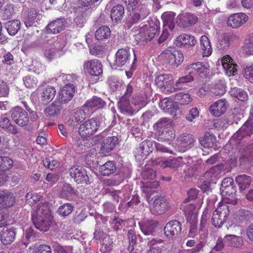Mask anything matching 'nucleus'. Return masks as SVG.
<instances>
[{
  "instance_id": "nucleus-1",
  "label": "nucleus",
  "mask_w": 253,
  "mask_h": 253,
  "mask_svg": "<svg viewBox=\"0 0 253 253\" xmlns=\"http://www.w3.org/2000/svg\"><path fill=\"white\" fill-rule=\"evenodd\" d=\"M52 218L48 203L40 204L34 211L32 216L35 227L43 232L48 230Z\"/></svg>"
},
{
  "instance_id": "nucleus-2",
  "label": "nucleus",
  "mask_w": 253,
  "mask_h": 253,
  "mask_svg": "<svg viewBox=\"0 0 253 253\" xmlns=\"http://www.w3.org/2000/svg\"><path fill=\"white\" fill-rule=\"evenodd\" d=\"M153 127L161 139L170 140L175 138V131L171 119L161 118L154 125Z\"/></svg>"
},
{
  "instance_id": "nucleus-3",
  "label": "nucleus",
  "mask_w": 253,
  "mask_h": 253,
  "mask_svg": "<svg viewBox=\"0 0 253 253\" xmlns=\"http://www.w3.org/2000/svg\"><path fill=\"white\" fill-rule=\"evenodd\" d=\"M99 0H78L77 6L74 8L76 15L75 22L78 24H82L86 17L91 11V7L93 3Z\"/></svg>"
},
{
  "instance_id": "nucleus-4",
  "label": "nucleus",
  "mask_w": 253,
  "mask_h": 253,
  "mask_svg": "<svg viewBox=\"0 0 253 253\" xmlns=\"http://www.w3.org/2000/svg\"><path fill=\"white\" fill-rule=\"evenodd\" d=\"M161 56L165 63L172 68L178 67L184 60L181 51L174 48L165 50L162 52Z\"/></svg>"
},
{
  "instance_id": "nucleus-5",
  "label": "nucleus",
  "mask_w": 253,
  "mask_h": 253,
  "mask_svg": "<svg viewBox=\"0 0 253 253\" xmlns=\"http://www.w3.org/2000/svg\"><path fill=\"white\" fill-rule=\"evenodd\" d=\"M229 208L226 204H222L213 212L211 221L213 226L216 228L221 226L229 215Z\"/></svg>"
},
{
  "instance_id": "nucleus-6",
  "label": "nucleus",
  "mask_w": 253,
  "mask_h": 253,
  "mask_svg": "<svg viewBox=\"0 0 253 253\" xmlns=\"http://www.w3.org/2000/svg\"><path fill=\"white\" fill-rule=\"evenodd\" d=\"M70 175L77 183L87 184L89 178L84 168L79 165H74L69 169Z\"/></svg>"
},
{
  "instance_id": "nucleus-7",
  "label": "nucleus",
  "mask_w": 253,
  "mask_h": 253,
  "mask_svg": "<svg viewBox=\"0 0 253 253\" xmlns=\"http://www.w3.org/2000/svg\"><path fill=\"white\" fill-rule=\"evenodd\" d=\"M156 84L162 89V91L166 93H171L175 91V88L172 86V77L169 74H162L158 76L155 80Z\"/></svg>"
},
{
  "instance_id": "nucleus-8",
  "label": "nucleus",
  "mask_w": 253,
  "mask_h": 253,
  "mask_svg": "<svg viewBox=\"0 0 253 253\" xmlns=\"http://www.w3.org/2000/svg\"><path fill=\"white\" fill-rule=\"evenodd\" d=\"M75 91V86L73 84H65L59 91L56 99L60 103L65 104L71 100Z\"/></svg>"
},
{
  "instance_id": "nucleus-9",
  "label": "nucleus",
  "mask_w": 253,
  "mask_h": 253,
  "mask_svg": "<svg viewBox=\"0 0 253 253\" xmlns=\"http://www.w3.org/2000/svg\"><path fill=\"white\" fill-rule=\"evenodd\" d=\"M98 127L97 121L94 119H91L81 125L79 132L81 136L86 137L95 133Z\"/></svg>"
},
{
  "instance_id": "nucleus-10",
  "label": "nucleus",
  "mask_w": 253,
  "mask_h": 253,
  "mask_svg": "<svg viewBox=\"0 0 253 253\" xmlns=\"http://www.w3.org/2000/svg\"><path fill=\"white\" fill-rule=\"evenodd\" d=\"M169 208V205L166 199L163 196H158L155 198L150 210L153 214L159 215L165 213Z\"/></svg>"
},
{
  "instance_id": "nucleus-11",
  "label": "nucleus",
  "mask_w": 253,
  "mask_h": 253,
  "mask_svg": "<svg viewBox=\"0 0 253 253\" xmlns=\"http://www.w3.org/2000/svg\"><path fill=\"white\" fill-rule=\"evenodd\" d=\"M11 117L14 122L21 126L27 125L29 121L28 113L23 108L19 107L12 110Z\"/></svg>"
},
{
  "instance_id": "nucleus-12",
  "label": "nucleus",
  "mask_w": 253,
  "mask_h": 253,
  "mask_svg": "<svg viewBox=\"0 0 253 253\" xmlns=\"http://www.w3.org/2000/svg\"><path fill=\"white\" fill-rule=\"evenodd\" d=\"M181 229V223L177 220H173L166 224L164 231L166 237L171 238L179 235Z\"/></svg>"
},
{
  "instance_id": "nucleus-13",
  "label": "nucleus",
  "mask_w": 253,
  "mask_h": 253,
  "mask_svg": "<svg viewBox=\"0 0 253 253\" xmlns=\"http://www.w3.org/2000/svg\"><path fill=\"white\" fill-rule=\"evenodd\" d=\"M129 53L125 48L118 50L115 55V59L112 68L117 69L124 66L128 61Z\"/></svg>"
},
{
  "instance_id": "nucleus-14",
  "label": "nucleus",
  "mask_w": 253,
  "mask_h": 253,
  "mask_svg": "<svg viewBox=\"0 0 253 253\" xmlns=\"http://www.w3.org/2000/svg\"><path fill=\"white\" fill-rule=\"evenodd\" d=\"M153 142L145 140L142 142L135 151V156L139 159L145 158L153 151Z\"/></svg>"
},
{
  "instance_id": "nucleus-15",
  "label": "nucleus",
  "mask_w": 253,
  "mask_h": 253,
  "mask_svg": "<svg viewBox=\"0 0 253 253\" xmlns=\"http://www.w3.org/2000/svg\"><path fill=\"white\" fill-rule=\"evenodd\" d=\"M84 67L92 76L98 77L102 73L101 62L97 59L87 61L84 63Z\"/></svg>"
},
{
  "instance_id": "nucleus-16",
  "label": "nucleus",
  "mask_w": 253,
  "mask_h": 253,
  "mask_svg": "<svg viewBox=\"0 0 253 253\" xmlns=\"http://www.w3.org/2000/svg\"><path fill=\"white\" fill-rule=\"evenodd\" d=\"M177 141L180 151L184 152L194 146L195 139L191 134L183 133L178 137Z\"/></svg>"
},
{
  "instance_id": "nucleus-17",
  "label": "nucleus",
  "mask_w": 253,
  "mask_h": 253,
  "mask_svg": "<svg viewBox=\"0 0 253 253\" xmlns=\"http://www.w3.org/2000/svg\"><path fill=\"white\" fill-rule=\"evenodd\" d=\"M248 20V16L243 13H238L230 15L227 20V25L236 28L244 24Z\"/></svg>"
},
{
  "instance_id": "nucleus-18",
  "label": "nucleus",
  "mask_w": 253,
  "mask_h": 253,
  "mask_svg": "<svg viewBox=\"0 0 253 253\" xmlns=\"http://www.w3.org/2000/svg\"><path fill=\"white\" fill-rule=\"evenodd\" d=\"M158 27L155 25L149 28L143 27L141 29L137 34V38L142 41L148 42L150 41L155 36L158 32Z\"/></svg>"
},
{
  "instance_id": "nucleus-19",
  "label": "nucleus",
  "mask_w": 253,
  "mask_h": 253,
  "mask_svg": "<svg viewBox=\"0 0 253 253\" xmlns=\"http://www.w3.org/2000/svg\"><path fill=\"white\" fill-rule=\"evenodd\" d=\"M197 17L190 13H185L179 14L176 18L178 25L183 27H188L195 24L197 21Z\"/></svg>"
},
{
  "instance_id": "nucleus-20",
  "label": "nucleus",
  "mask_w": 253,
  "mask_h": 253,
  "mask_svg": "<svg viewBox=\"0 0 253 253\" xmlns=\"http://www.w3.org/2000/svg\"><path fill=\"white\" fill-rule=\"evenodd\" d=\"M118 107L122 113L132 115L137 111L138 108H134L133 105L126 97H122L118 102Z\"/></svg>"
},
{
  "instance_id": "nucleus-21",
  "label": "nucleus",
  "mask_w": 253,
  "mask_h": 253,
  "mask_svg": "<svg viewBox=\"0 0 253 253\" xmlns=\"http://www.w3.org/2000/svg\"><path fill=\"white\" fill-rule=\"evenodd\" d=\"M154 164L163 168H169L177 169L179 167L182 166L183 161L181 158H175L166 161L158 159L154 161Z\"/></svg>"
},
{
  "instance_id": "nucleus-22",
  "label": "nucleus",
  "mask_w": 253,
  "mask_h": 253,
  "mask_svg": "<svg viewBox=\"0 0 253 253\" xmlns=\"http://www.w3.org/2000/svg\"><path fill=\"white\" fill-rule=\"evenodd\" d=\"M56 94V89L54 87L48 86L44 88L41 93L39 97V103L45 105L51 101Z\"/></svg>"
},
{
  "instance_id": "nucleus-23",
  "label": "nucleus",
  "mask_w": 253,
  "mask_h": 253,
  "mask_svg": "<svg viewBox=\"0 0 253 253\" xmlns=\"http://www.w3.org/2000/svg\"><path fill=\"white\" fill-rule=\"evenodd\" d=\"M220 190L222 196L225 198L224 204L235 205L237 203V198L235 195L236 190L234 185Z\"/></svg>"
},
{
  "instance_id": "nucleus-24",
  "label": "nucleus",
  "mask_w": 253,
  "mask_h": 253,
  "mask_svg": "<svg viewBox=\"0 0 253 253\" xmlns=\"http://www.w3.org/2000/svg\"><path fill=\"white\" fill-rule=\"evenodd\" d=\"M227 109V104L225 99H220L211 105L209 110L214 116L219 117L224 114Z\"/></svg>"
},
{
  "instance_id": "nucleus-25",
  "label": "nucleus",
  "mask_w": 253,
  "mask_h": 253,
  "mask_svg": "<svg viewBox=\"0 0 253 253\" xmlns=\"http://www.w3.org/2000/svg\"><path fill=\"white\" fill-rule=\"evenodd\" d=\"M15 234V229L4 227L0 233V240L3 245L10 244L14 241Z\"/></svg>"
},
{
  "instance_id": "nucleus-26",
  "label": "nucleus",
  "mask_w": 253,
  "mask_h": 253,
  "mask_svg": "<svg viewBox=\"0 0 253 253\" xmlns=\"http://www.w3.org/2000/svg\"><path fill=\"white\" fill-rule=\"evenodd\" d=\"M187 70L190 74H195L201 77H205L208 71V68L203 63L198 62L190 64L187 66Z\"/></svg>"
},
{
  "instance_id": "nucleus-27",
  "label": "nucleus",
  "mask_w": 253,
  "mask_h": 253,
  "mask_svg": "<svg viewBox=\"0 0 253 253\" xmlns=\"http://www.w3.org/2000/svg\"><path fill=\"white\" fill-rule=\"evenodd\" d=\"M224 166L219 164L210 169L205 173V177L210 182H213L214 180L218 178L222 173H224Z\"/></svg>"
},
{
  "instance_id": "nucleus-28",
  "label": "nucleus",
  "mask_w": 253,
  "mask_h": 253,
  "mask_svg": "<svg viewBox=\"0 0 253 253\" xmlns=\"http://www.w3.org/2000/svg\"><path fill=\"white\" fill-rule=\"evenodd\" d=\"M253 133V125L248 124L247 121L240 128V129L233 136L237 141H240L243 138L250 136Z\"/></svg>"
},
{
  "instance_id": "nucleus-29",
  "label": "nucleus",
  "mask_w": 253,
  "mask_h": 253,
  "mask_svg": "<svg viewBox=\"0 0 253 253\" xmlns=\"http://www.w3.org/2000/svg\"><path fill=\"white\" fill-rule=\"evenodd\" d=\"M222 65L228 76H233L237 72V65L233 63V59L228 56H224L221 60Z\"/></svg>"
},
{
  "instance_id": "nucleus-30",
  "label": "nucleus",
  "mask_w": 253,
  "mask_h": 253,
  "mask_svg": "<svg viewBox=\"0 0 253 253\" xmlns=\"http://www.w3.org/2000/svg\"><path fill=\"white\" fill-rule=\"evenodd\" d=\"M139 225L141 231L144 235H153L157 226V222L153 220H147L139 222Z\"/></svg>"
},
{
  "instance_id": "nucleus-31",
  "label": "nucleus",
  "mask_w": 253,
  "mask_h": 253,
  "mask_svg": "<svg viewBox=\"0 0 253 253\" xmlns=\"http://www.w3.org/2000/svg\"><path fill=\"white\" fill-rule=\"evenodd\" d=\"M42 18V14L35 10H32L24 17V23L27 27L36 26V23Z\"/></svg>"
},
{
  "instance_id": "nucleus-32",
  "label": "nucleus",
  "mask_w": 253,
  "mask_h": 253,
  "mask_svg": "<svg viewBox=\"0 0 253 253\" xmlns=\"http://www.w3.org/2000/svg\"><path fill=\"white\" fill-rule=\"evenodd\" d=\"M175 14L171 11L165 12L162 15V19L163 22V28H169L170 30H173L175 27Z\"/></svg>"
},
{
  "instance_id": "nucleus-33",
  "label": "nucleus",
  "mask_w": 253,
  "mask_h": 253,
  "mask_svg": "<svg viewBox=\"0 0 253 253\" xmlns=\"http://www.w3.org/2000/svg\"><path fill=\"white\" fill-rule=\"evenodd\" d=\"M224 241L225 244L229 247L239 248L243 243L242 237L235 235H227L224 236Z\"/></svg>"
},
{
  "instance_id": "nucleus-34",
  "label": "nucleus",
  "mask_w": 253,
  "mask_h": 253,
  "mask_svg": "<svg viewBox=\"0 0 253 253\" xmlns=\"http://www.w3.org/2000/svg\"><path fill=\"white\" fill-rule=\"evenodd\" d=\"M15 203V197L11 193L0 190V204L6 207L12 206Z\"/></svg>"
},
{
  "instance_id": "nucleus-35",
  "label": "nucleus",
  "mask_w": 253,
  "mask_h": 253,
  "mask_svg": "<svg viewBox=\"0 0 253 253\" xmlns=\"http://www.w3.org/2000/svg\"><path fill=\"white\" fill-rule=\"evenodd\" d=\"M65 26V20L58 19L49 23L47 30L48 33L56 34L63 30Z\"/></svg>"
},
{
  "instance_id": "nucleus-36",
  "label": "nucleus",
  "mask_w": 253,
  "mask_h": 253,
  "mask_svg": "<svg viewBox=\"0 0 253 253\" xmlns=\"http://www.w3.org/2000/svg\"><path fill=\"white\" fill-rule=\"evenodd\" d=\"M112 185L120 184L124 179V172L121 169H117L116 166L112 162Z\"/></svg>"
},
{
  "instance_id": "nucleus-37",
  "label": "nucleus",
  "mask_w": 253,
  "mask_h": 253,
  "mask_svg": "<svg viewBox=\"0 0 253 253\" xmlns=\"http://www.w3.org/2000/svg\"><path fill=\"white\" fill-rule=\"evenodd\" d=\"M61 108L60 105L54 102L45 109L44 113L46 117L50 119H54L60 114Z\"/></svg>"
},
{
  "instance_id": "nucleus-38",
  "label": "nucleus",
  "mask_w": 253,
  "mask_h": 253,
  "mask_svg": "<svg viewBox=\"0 0 253 253\" xmlns=\"http://www.w3.org/2000/svg\"><path fill=\"white\" fill-rule=\"evenodd\" d=\"M201 145L205 148H210L213 147L216 141L215 136L211 133L206 132L203 137L199 139Z\"/></svg>"
},
{
  "instance_id": "nucleus-39",
  "label": "nucleus",
  "mask_w": 253,
  "mask_h": 253,
  "mask_svg": "<svg viewBox=\"0 0 253 253\" xmlns=\"http://www.w3.org/2000/svg\"><path fill=\"white\" fill-rule=\"evenodd\" d=\"M0 127L5 131L12 134H16L18 131L15 126L12 124L6 117H2L0 120Z\"/></svg>"
},
{
  "instance_id": "nucleus-40",
  "label": "nucleus",
  "mask_w": 253,
  "mask_h": 253,
  "mask_svg": "<svg viewBox=\"0 0 253 253\" xmlns=\"http://www.w3.org/2000/svg\"><path fill=\"white\" fill-rule=\"evenodd\" d=\"M200 46L202 50L203 56H209L212 53V47L210 40L205 35H203L200 39Z\"/></svg>"
},
{
  "instance_id": "nucleus-41",
  "label": "nucleus",
  "mask_w": 253,
  "mask_h": 253,
  "mask_svg": "<svg viewBox=\"0 0 253 253\" xmlns=\"http://www.w3.org/2000/svg\"><path fill=\"white\" fill-rule=\"evenodd\" d=\"M176 42V45L179 46L182 45L194 46L196 43V41L192 36L182 34L177 37Z\"/></svg>"
},
{
  "instance_id": "nucleus-42",
  "label": "nucleus",
  "mask_w": 253,
  "mask_h": 253,
  "mask_svg": "<svg viewBox=\"0 0 253 253\" xmlns=\"http://www.w3.org/2000/svg\"><path fill=\"white\" fill-rule=\"evenodd\" d=\"M88 114H89V112L84 107L83 109L76 111L71 117V122H69V124L71 126H74L75 123L82 122Z\"/></svg>"
},
{
  "instance_id": "nucleus-43",
  "label": "nucleus",
  "mask_w": 253,
  "mask_h": 253,
  "mask_svg": "<svg viewBox=\"0 0 253 253\" xmlns=\"http://www.w3.org/2000/svg\"><path fill=\"white\" fill-rule=\"evenodd\" d=\"M235 181L238 185L240 189L245 190L250 186L252 178L246 174L239 175L236 176Z\"/></svg>"
},
{
  "instance_id": "nucleus-44",
  "label": "nucleus",
  "mask_w": 253,
  "mask_h": 253,
  "mask_svg": "<svg viewBox=\"0 0 253 253\" xmlns=\"http://www.w3.org/2000/svg\"><path fill=\"white\" fill-rule=\"evenodd\" d=\"M105 105V102L100 98L94 96L91 99L88 100L84 106L88 112V109H93L95 108H102Z\"/></svg>"
},
{
  "instance_id": "nucleus-45",
  "label": "nucleus",
  "mask_w": 253,
  "mask_h": 253,
  "mask_svg": "<svg viewBox=\"0 0 253 253\" xmlns=\"http://www.w3.org/2000/svg\"><path fill=\"white\" fill-rule=\"evenodd\" d=\"M252 213L249 210H241L236 215V220L239 223L247 224L251 221Z\"/></svg>"
},
{
  "instance_id": "nucleus-46",
  "label": "nucleus",
  "mask_w": 253,
  "mask_h": 253,
  "mask_svg": "<svg viewBox=\"0 0 253 253\" xmlns=\"http://www.w3.org/2000/svg\"><path fill=\"white\" fill-rule=\"evenodd\" d=\"M125 12V9L123 5L118 4L112 9V21L118 23L121 21Z\"/></svg>"
},
{
  "instance_id": "nucleus-47",
  "label": "nucleus",
  "mask_w": 253,
  "mask_h": 253,
  "mask_svg": "<svg viewBox=\"0 0 253 253\" xmlns=\"http://www.w3.org/2000/svg\"><path fill=\"white\" fill-rule=\"evenodd\" d=\"M5 27L10 35H15L20 29V22L18 20L8 21L6 23Z\"/></svg>"
},
{
  "instance_id": "nucleus-48",
  "label": "nucleus",
  "mask_w": 253,
  "mask_h": 253,
  "mask_svg": "<svg viewBox=\"0 0 253 253\" xmlns=\"http://www.w3.org/2000/svg\"><path fill=\"white\" fill-rule=\"evenodd\" d=\"M161 240H156L154 238L151 239L148 242V246L150 249L147 251L146 253H162V249L158 245V244L162 243Z\"/></svg>"
},
{
  "instance_id": "nucleus-49",
  "label": "nucleus",
  "mask_w": 253,
  "mask_h": 253,
  "mask_svg": "<svg viewBox=\"0 0 253 253\" xmlns=\"http://www.w3.org/2000/svg\"><path fill=\"white\" fill-rule=\"evenodd\" d=\"M174 101L181 105H186L190 103L192 100L189 93L179 92L173 96Z\"/></svg>"
},
{
  "instance_id": "nucleus-50",
  "label": "nucleus",
  "mask_w": 253,
  "mask_h": 253,
  "mask_svg": "<svg viewBox=\"0 0 253 253\" xmlns=\"http://www.w3.org/2000/svg\"><path fill=\"white\" fill-rule=\"evenodd\" d=\"M229 92L231 96L237 98L240 101H245L248 99V96L247 92L241 88L236 87L231 88Z\"/></svg>"
},
{
  "instance_id": "nucleus-51",
  "label": "nucleus",
  "mask_w": 253,
  "mask_h": 253,
  "mask_svg": "<svg viewBox=\"0 0 253 253\" xmlns=\"http://www.w3.org/2000/svg\"><path fill=\"white\" fill-rule=\"evenodd\" d=\"M194 80L193 77L190 74L180 78L174 84L175 91L176 90H180L184 88V84L186 83L192 82Z\"/></svg>"
},
{
  "instance_id": "nucleus-52",
  "label": "nucleus",
  "mask_w": 253,
  "mask_h": 253,
  "mask_svg": "<svg viewBox=\"0 0 253 253\" xmlns=\"http://www.w3.org/2000/svg\"><path fill=\"white\" fill-rule=\"evenodd\" d=\"M111 31L109 27L102 26L97 29L95 33V38L97 40H102L110 37Z\"/></svg>"
},
{
  "instance_id": "nucleus-53",
  "label": "nucleus",
  "mask_w": 253,
  "mask_h": 253,
  "mask_svg": "<svg viewBox=\"0 0 253 253\" xmlns=\"http://www.w3.org/2000/svg\"><path fill=\"white\" fill-rule=\"evenodd\" d=\"M58 44L57 42H55L53 45L50 44H47L44 46V56L49 61L53 59L57 49L54 47Z\"/></svg>"
},
{
  "instance_id": "nucleus-54",
  "label": "nucleus",
  "mask_w": 253,
  "mask_h": 253,
  "mask_svg": "<svg viewBox=\"0 0 253 253\" xmlns=\"http://www.w3.org/2000/svg\"><path fill=\"white\" fill-rule=\"evenodd\" d=\"M132 103L134 108H138L137 111L147 104V98L145 96L137 95L135 96L133 99Z\"/></svg>"
},
{
  "instance_id": "nucleus-55",
  "label": "nucleus",
  "mask_w": 253,
  "mask_h": 253,
  "mask_svg": "<svg viewBox=\"0 0 253 253\" xmlns=\"http://www.w3.org/2000/svg\"><path fill=\"white\" fill-rule=\"evenodd\" d=\"M160 107L165 112L172 113L174 111V105L171 101L166 98L159 103Z\"/></svg>"
},
{
  "instance_id": "nucleus-56",
  "label": "nucleus",
  "mask_w": 253,
  "mask_h": 253,
  "mask_svg": "<svg viewBox=\"0 0 253 253\" xmlns=\"http://www.w3.org/2000/svg\"><path fill=\"white\" fill-rule=\"evenodd\" d=\"M73 206L70 203L64 204L58 209V213L63 217H66L71 213L73 210Z\"/></svg>"
},
{
  "instance_id": "nucleus-57",
  "label": "nucleus",
  "mask_w": 253,
  "mask_h": 253,
  "mask_svg": "<svg viewBox=\"0 0 253 253\" xmlns=\"http://www.w3.org/2000/svg\"><path fill=\"white\" fill-rule=\"evenodd\" d=\"M127 236L129 243L128 250L129 252H132L134 250V246L136 244L137 241L135 231L132 229L128 230Z\"/></svg>"
},
{
  "instance_id": "nucleus-58",
  "label": "nucleus",
  "mask_w": 253,
  "mask_h": 253,
  "mask_svg": "<svg viewBox=\"0 0 253 253\" xmlns=\"http://www.w3.org/2000/svg\"><path fill=\"white\" fill-rule=\"evenodd\" d=\"M26 203L30 206L34 205L37 201H39L42 196L41 194L33 192H30L26 195Z\"/></svg>"
},
{
  "instance_id": "nucleus-59",
  "label": "nucleus",
  "mask_w": 253,
  "mask_h": 253,
  "mask_svg": "<svg viewBox=\"0 0 253 253\" xmlns=\"http://www.w3.org/2000/svg\"><path fill=\"white\" fill-rule=\"evenodd\" d=\"M13 166V161L9 157H0V169L5 170L9 169Z\"/></svg>"
},
{
  "instance_id": "nucleus-60",
  "label": "nucleus",
  "mask_w": 253,
  "mask_h": 253,
  "mask_svg": "<svg viewBox=\"0 0 253 253\" xmlns=\"http://www.w3.org/2000/svg\"><path fill=\"white\" fill-rule=\"evenodd\" d=\"M184 208L183 211L186 217V219H191L193 215H197L195 212V206L194 204H189L186 206L182 205Z\"/></svg>"
},
{
  "instance_id": "nucleus-61",
  "label": "nucleus",
  "mask_w": 253,
  "mask_h": 253,
  "mask_svg": "<svg viewBox=\"0 0 253 253\" xmlns=\"http://www.w3.org/2000/svg\"><path fill=\"white\" fill-rule=\"evenodd\" d=\"M212 93L215 95H222L225 92V84L223 82L219 81L215 84L212 90Z\"/></svg>"
},
{
  "instance_id": "nucleus-62",
  "label": "nucleus",
  "mask_w": 253,
  "mask_h": 253,
  "mask_svg": "<svg viewBox=\"0 0 253 253\" xmlns=\"http://www.w3.org/2000/svg\"><path fill=\"white\" fill-rule=\"evenodd\" d=\"M243 74L246 79L253 83V65H248L244 66Z\"/></svg>"
},
{
  "instance_id": "nucleus-63",
  "label": "nucleus",
  "mask_w": 253,
  "mask_h": 253,
  "mask_svg": "<svg viewBox=\"0 0 253 253\" xmlns=\"http://www.w3.org/2000/svg\"><path fill=\"white\" fill-rule=\"evenodd\" d=\"M24 84L27 88H35L38 84L36 78L33 76H26L23 78Z\"/></svg>"
},
{
  "instance_id": "nucleus-64",
  "label": "nucleus",
  "mask_w": 253,
  "mask_h": 253,
  "mask_svg": "<svg viewBox=\"0 0 253 253\" xmlns=\"http://www.w3.org/2000/svg\"><path fill=\"white\" fill-rule=\"evenodd\" d=\"M243 49L247 53L253 55V35L246 40Z\"/></svg>"
}]
</instances>
